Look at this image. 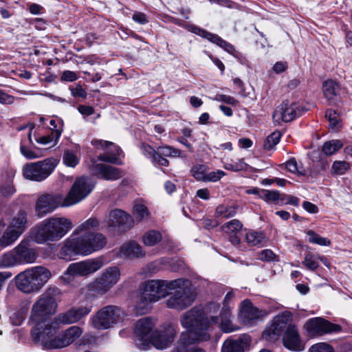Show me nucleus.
<instances>
[{"mask_svg":"<svg viewBox=\"0 0 352 352\" xmlns=\"http://www.w3.org/2000/svg\"><path fill=\"white\" fill-rule=\"evenodd\" d=\"M37 257V250L31 247L29 240H22L16 247L0 256V268L34 263Z\"/></svg>","mask_w":352,"mask_h":352,"instance_id":"nucleus-7","label":"nucleus"},{"mask_svg":"<svg viewBox=\"0 0 352 352\" xmlns=\"http://www.w3.org/2000/svg\"><path fill=\"white\" fill-rule=\"evenodd\" d=\"M90 311V308L87 307H73L65 313L59 314L54 320H56V323H63V324L75 323L89 314Z\"/></svg>","mask_w":352,"mask_h":352,"instance_id":"nucleus-26","label":"nucleus"},{"mask_svg":"<svg viewBox=\"0 0 352 352\" xmlns=\"http://www.w3.org/2000/svg\"><path fill=\"white\" fill-rule=\"evenodd\" d=\"M191 173L193 177L199 181L206 182L207 173L206 166L204 165H196L191 169Z\"/></svg>","mask_w":352,"mask_h":352,"instance_id":"nucleus-49","label":"nucleus"},{"mask_svg":"<svg viewBox=\"0 0 352 352\" xmlns=\"http://www.w3.org/2000/svg\"><path fill=\"white\" fill-rule=\"evenodd\" d=\"M120 278L121 271L118 267H107L87 285V289L98 295H104L118 284Z\"/></svg>","mask_w":352,"mask_h":352,"instance_id":"nucleus-8","label":"nucleus"},{"mask_svg":"<svg viewBox=\"0 0 352 352\" xmlns=\"http://www.w3.org/2000/svg\"><path fill=\"white\" fill-rule=\"evenodd\" d=\"M186 28L188 31L193 32L203 38H205L210 41L211 43H213L221 47L230 54H232L234 51V48L231 44L227 43L217 34L208 32L206 30L193 25H188Z\"/></svg>","mask_w":352,"mask_h":352,"instance_id":"nucleus-25","label":"nucleus"},{"mask_svg":"<svg viewBox=\"0 0 352 352\" xmlns=\"http://www.w3.org/2000/svg\"><path fill=\"white\" fill-rule=\"evenodd\" d=\"M94 188V184L89 177L77 178L67 196L64 197L63 206L69 207L80 202L91 193Z\"/></svg>","mask_w":352,"mask_h":352,"instance_id":"nucleus-13","label":"nucleus"},{"mask_svg":"<svg viewBox=\"0 0 352 352\" xmlns=\"http://www.w3.org/2000/svg\"><path fill=\"white\" fill-rule=\"evenodd\" d=\"M322 91L328 100H333L339 93L340 86L336 81L329 79L323 82Z\"/></svg>","mask_w":352,"mask_h":352,"instance_id":"nucleus-37","label":"nucleus"},{"mask_svg":"<svg viewBox=\"0 0 352 352\" xmlns=\"http://www.w3.org/2000/svg\"><path fill=\"white\" fill-rule=\"evenodd\" d=\"M286 168L289 172L298 175H305V170L300 166H298L296 160L294 158H292L286 162Z\"/></svg>","mask_w":352,"mask_h":352,"instance_id":"nucleus-51","label":"nucleus"},{"mask_svg":"<svg viewBox=\"0 0 352 352\" xmlns=\"http://www.w3.org/2000/svg\"><path fill=\"white\" fill-rule=\"evenodd\" d=\"M343 146L339 140H332L327 142L322 146V152L326 155H331L336 153Z\"/></svg>","mask_w":352,"mask_h":352,"instance_id":"nucleus-44","label":"nucleus"},{"mask_svg":"<svg viewBox=\"0 0 352 352\" xmlns=\"http://www.w3.org/2000/svg\"><path fill=\"white\" fill-rule=\"evenodd\" d=\"M133 214L138 221L147 220L150 218V212L148 208L142 203L137 202L134 204Z\"/></svg>","mask_w":352,"mask_h":352,"instance_id":"nucleus-41","label":"nucleus"},{"mask_svg":"<svg viewBox=\"0 0 352 352\" xmlns=\"http://www.w3.org/2000/svg\"><path fill=\"white\" fill-rule=\"evenodd\" d=\"M245 239L248 244L252 246H263L267 243L265 233L261 231L248 230L245 234Z\"/></svg>","mask_w":352,"mask_h":352,"instance_id":"nucleus-35","label":"nucleus"},{"mask_svg":"<svg viewBox=\"0 0 352 352\" xmlns=\"http://www.w3.org/2000/svg\"><path fill=\"white\" fill-rule=\"evenodd\" d=\"M266 315V311L259 310L254 307L248 300H243L241 304L239 318L245 325L252 326L256 321Z\"/></svg>","mask_w":352,"mask_h":352,"instance_id":"nucleus-22","label":"nucleus"},{"mask_svg":"<svg viewBox=\"0 0 352 352\" xmlns=\"http://www.w3.org/2000/svg\"><path fill=\"white\" fill-rule=\"evenodd\" d=\"M309 352H336L333 347L326 342H318L313 344Z\"/></svg>","mask_w":352,"mask_h":352,"instance_id":"nucleus-52","label":"nucleus"},{"mask_svg":"<svg viewBox=\"0 0 352 352\" xmlns=\"http://www.w3.org/2000/svg\"><path fill=\"white\" fill-rule=\"evenodd\" d=\"M91 144L98 150L104 151V153L98 155V159L99 160L112 164L118 163L121 150L113 142L95 139L91 140Z\"/></svg>","mask_w":352,"mask_h":352,"instance_id":"nucleus-20","label":"nucleus"},{"mask_svg":"<svg viewBox=\"0 0 352 352\" xmlns=\"http://www.w3.org/2000/svg\"><path fill=\"white\" fill-rule=\"evenodd\" d=\"M19 232L8 226L0 237V247L5 248L13 244L21 236Z\"/></svg>","mask_w":352,"mask_h":352,"instance_id":"nucleus-36","label":"nucleus"},{"mask_svg":"<svg viewBox=\"0 0 352 352\" xmlns=\"http://www.w3.org/2000/svg\"><path fill=\"white\" fill-rule=\"evenodd\" d=\"M349 164L345 161H335L332 164V172L335 175H343L349 168Z\"/></svg>","mask_w":352,"mask_h":352,"instance_id":"nucleus-50","label":"nucleus"},{"mask_svg":"<svg viewBox=\"0 0 352 352\" xmlns=\"http://www.w3.org/2000/svg\"><path fill=\"white\" fill-rule=\"evenodd\" d=\"M214 100L219 102H223L232 106H236L238 104V101L230 96L224 94H218L215 96Z\"/></svg>","mask_w":352,"mask_h":352,"instance_id":"nucleus-57","label":"nucleus"},{"mask_svg":"<svg viewBox=\"0 0 352 352\" xmlns=\"http://www.w3.org/2000/svg\"><path fill=\"white\" fill-rule=\"evenodd\" d=\"M62 129L52 130L50 135L39 137L36 139V142L43 145H47L54 142L56 145L61 135Z\"/></svg>","mask_w":352,"mask_h":352,"instance_id":"nucleus-43","label":"nucleus"},{"mask_svg":"<svg viewBox=\"0 0 352 352\" xmlns=\"http://www.w3.org/2000/svg\"><path fill=\"white\" fill-rule=\"evenodd\" d=\"M57 164L58 161L54 157L26 164L23 168V175L31 181L42 182L52 173Z\"/></svg>","mask_w":352,"mask_h":352,"instance_id":"nucleus-12","label":"nucleus"},{"mask_svg":"<svg viewBox=\"0 0 352 352\" xmlns=\"http://www.w3.org/2000/svg\"><path fill=\"white\" fill-rule=\"evenodd\" d=\"M225 175V172L221 170L210 172L207 173L206 182H217L220 179H221Z\"/></svg>","mask_w":352,"mask_h":352,"instance_id":"nucleus-56","label":"nucleus"},{"mask_svg":"<svg viewBox=\"0 0 352 352\" xmlns=\"http://www.w3.org/2000/svg\"><path fill=\"white\" fill-rule=\"evenodd\" d=\"M64 197L59 193L43 194L39 196L35 204V212L37 217H43L54 212L63 206Z\"/></svg>","mask_w":352,"mask_h":352,"instance_id":"nucleus-16","label":"nucleus"},{"mask_svg":"<svg viewBox=\"0 0 352 352\" xmlns=\"http://www.w3.org/2000/svg\"><path fill=\"white\" fill-rule=\"evenodd\" d=\"M153 327V322L148 318H141L137 322L135 328V344L140 349L145 350L148 347Z\"/></svg>","mask_w":352,"mask_h":352,"instance_id":"nucleus-18","label":"nucleus"},{"mask_svg":"<svg viewBox=\"0 0 352 352\" xmlns=\"http://www.w3.org/2000/svg\"><path fill=\"white\" fill-rule=\"evenodd\" d=\"M106 244V236L100 232L70 236L64 241L58 256L61 259L72 261L76 256L91 255L104 248Z\"/></svg>","mask_w":352,"mask_h":352,"instance_id":"nucleus-2","label":"nucleus"},{"mask_svg":"<svg viewBox=\"0 0 352 352\" xmlns=\"http://www.w3.org/2000/svg\"><path fill=\"white\" fill-rule=\"evenodd\" d=\"M280 138V132H274L271 135H270L265 143H264V148L266 150H270L272 149L275 145H276Z\"/></svg>","mask_w":352,"mask_h":352,"instance_id":"nucleus-53","label":"nucleus"},{"mask_svg":"<svg viewBox=\"0 0 352 352\" xmlns=\"http://www.w3.org/2000/svg\"><path fill=\"white\" fill-rule=\"evenodd\" d=\"M182 279L171 280H149L142 283L140 285V291H144L148 298L157 302L161 298H165L170 292L177 287L183 284Z\"/></svg>","mask_w":352,"mask_h":352,"instance_id":"nucleus-9","label":"nucleus"},{"mask_svg":"<svg viewBox=\"0 0 352 352\" xmlns=\"http://www.w3.org/2000/svg\"><path fill=\"white\" fill-rule=\"evenodd\" d=\"M318 260V256L314 255L311 252H308L305 255V258H304V261H302V264L308 270L314 271L319 266Z\"/></svg>","mask_w":352,"mask_h":352,"instance_id":"nucleus-48","label":"nucleus"},{"mask_svg":"<svg viewBox=\"0 0 352 352\" xmlns=\"http://www.w3.org/2000/svg\"><path fill=\"white\" fill-rule=\"evenodd\" d=\"M63 323H56L53 320L50 324L45 326V330L42 333L38 328L33 331V340L41 343L47 349H60L73 343L82 333V330L78 326H72L62 333L56 335L58 329Z\"/></svg>","mask_w":352,"mask_h":352,"instance_id":"nucleus-3","label":"nucleus"},{"mask_svg":"<svg viewBox=\"0 0 352 352\" xmlns=\"http://www.w3.org/2000/svg\"><path fill=\"white\" fill-rule=\"evenodd\" d=\"M221 352H244L243 342L241 340L228 339L223 344Z\"/></svg>","mask_w":352,"mask_h":352,"instance_id":"nucleus-39","label":"nucleus"},{"mask_svg":"<svg viewBox=\"0 0 352 352\" xmlns=\"http://www.w3.org/2000/svg\"><path fill=\"white\" fill-rule=\"evenodd\" d=\"M157 153L164 157H179L181 156L180 150L168 145H163L157 148Z\"/></svg>","mask_w":352,"mask_h":352,"instance_id":"nucleus-45","label":"nucleus"},{"mask_svg":"<svg viewBox=\"0 0 352 352\" xmlns=\"http://www.w3.org/2000/svg\"><path fill=\"white\" fill-rule=\"evenodd\" d=\"M242 223L237 219H232L221 226L222 230L230 236V240L232 243L237 245L240 242V239L237 236L239 232L242 229Z\"/></svg>","mask_w":352,"mask_h":352,"instance_id":"nucleus-30","label":"nucleus"},{"mask_svg":"<svg viewBox=\"0 0 352 352\" xmlns=\"http://www.w3.org/2000/svg\"><path fill=\"white\" fill-rule=\"evenodd\" d=\"M302 207L307 212L311 214L318 213L319 211L318 208L316 205L307 201H305L302 203Z\"/></svg>","mask_w":352,"mask_h":352,"instance_id":"nucleus-63","label":"nucleus"},{"mask_svg":"<svg viewBox=\"0 0 352 352\" xmlns=\"http://www.w3.org/2000/svg\"><path fill=\"white\" fill-rule=\"evenodd\" d=\"M8 226L22 234L28 227V212L20 209L11 219Z\"/></svg>","mask_w":352,"mask_h":352,"instance_id":"nucleus-31","label":"nucleus"},{"mask_svg":"<svg viewBox=\"0 0 352 352\" xmlns=\"http://www.w3.org/2000/svg\"><path fill=\"white\" fill-rule=\"evenodd\" d=\"M184 282L173 291L166 301V306L170 309L179 311L184 310L190 306L195 300L196 296L192 290L190 283L187 279L181 278Z\"/></svg>","mask_w":352,"mask_h":352,"instance_id":"nucleus-10","label":"nucleus"},{"mask_svg":"<svg viewBox=\"0 0 352 352\" xmlns=\"http://www.w3.org/2000/svg\"><path fill=\"white\" fill-rule=\"evenodd\" d=\"M160 270L158 263L157 262H152L148 264L144 269V273L148 275H151L156 273Z\"/></svg>","mask_w":352,"mask_h":352,"instance_id":"nucleus-62","label":"nucleus"},{"mask_svg":"<svg viewBox=\"0 0 352 352\" xmlns=\"http://www.w3.org/2000/svg\"><path fill=\"white\" fill-rule=\"evenodd\" d=\"M15 284L17 289L23 293L30 294L39 291L28 270L20 272L16 276Z\"/></svg>","mask_w":352,"mask_h":352,"instance_id":"nucleus-28","label":"nucleus"},{"mask_svg":"<svg viewBox=\"0 0 352 352\" xmlns=\"http://www.w3.org/2000/svg\"><path fill=\"white\" fill-rule=\"evenodd\" d=\"M77 79V75L74 72L67 70L64 71L61 75V81L73 82Z\"/></svg>","mask_w":352,"mask_h":352,"instance_id":"nucleus-59","label":"nucleus"},{"mask_svg":"<svg viewBox=\"0 0 352 352\" xmlns=\"http://www.w3.org/2000/svg\"><path fill=\"white\" fill-rule=\"evenodd\" d=\"M259 197L265 201H275L279 199L280 194L276 190H261Z\"/></svg>","mask_w":352,"mask_h":352,"instance_id":"nucleus-54","label":"nucleus"},{"mask_svg":"<svg viewBox=\"0 0 352 352\" xmlns=\"http://www.w3.org/2000/svg\"><path fill=\"white\" fill-rule=\"evenodd\" d=\"M72 227L70 219L63 217H52L31 228L30 236L38 244L56 242L63 238Z\"/></svg>","mask_w":352,"mask_h":352,"instance_id":"nucleus-4","label":"nucleus"},{"mask_svg":"<svg viewBox=\"0 0 352 352\" xmlns=\"http://www.w3.org/2000/svg\"><path fill=\"white\" fill-rule=\"evenodd\" d=\"M153 302L155 301L148 298V295H146L144 291H140V295L135 307V314L137 315L147 314L151 309Z\"/></svg>","mask_w":352,"mask_h":352,"instance_id":"nucleus-34","label":"nucleus"},{"mask_svg":"<svg viewBox=\"0 0 352 352\" xmlns=\"http://www.w3.org/2000/svg\"><path fill=\"white\" fill-rule=\"evenodd\" d=\"M175 333V329L170 326L164 328L163 329L155 331L152 333L150 344L157 349H165L170 346L173 342Z\"/></svg>","mask_w":352,"mask_h":352,"instance_id":"nucleus-23","label":"nucleus"},{"mask_svg":"<svg viewBox=\"0 0 352 352\" xmlns=\"http://www.w3.org/2000/svg\"><path fill=\"white\" fill-rule=\"evenodd\" d=\"M305 109L298 102L292 100H284L274 110L273 120L280 124L281 122H290L300 116Z\"/></svg>","mask_w":352,"mask_h":352,"instance_id":"nucleus-15","label":"nucleus"},{"mask_svg":"<svg viewBox=\"0 0 352 352\" xmlns=\"http://www.w3.org/2000/svg\"><path fill=\"white\" fill-rule=\"evenodd\" d=\"M80 153L79 146H76L75 151H65L63 157L64 164L69 167H75L79 163Z\"/></svg>","mask_w":352,"mask_h":352,"instance_id":"nucleus-38","label":"nucleus"},{"mask_svg":"<svg viewBox=\"0 0 352 352\" xmlns=\"http://www.w3.org/2000/svg\"><path fill=\"white\" fill-rule=\"evenodd\" d=\"M234 294L232 291L228 292L223 301V307L219 316L214 315L219 310V305L217 302H210L205 309L196 307L201 311L204 317L205 321H208L209 328L213 325L218 326L225 333H230L239 329L236 325L232 323V312L230 303L233 300Z\"/></svg>","mask_w":352,"mask_h":352,"instance_id":"nucleus-5","label":"nucleus"},{"mask_svg":"<svg viewBox=\"0 0 352 352\" xmlns=\"http://www.w3.org/2000/svg\"><path fill=\"white\" fill-rule=\"evenodd\" d=\"M58 303L56 299L48 292L42 294L33 304L30 321L33 327L31 331L33 338V331L38 328L41 333L45 330V326L50 324L47 322L57 310Z\"/></svg>","mask_w":352,"mask_h":352,"instance_id":"nucleus-6","label":"nucleus"},{"mask_svg":"<svg viewBox=\"0 0 352 352\" xmlns=\"http://www.w3.org/2000/svg\"><path fill=\"white\" fill-rule=\"evenodd\" d=\"M14 99L12 96L8 95L0 89V103L4 104H10L14 102Z\"/></svg>","mask_w":352,"mask_h":352,"instance_id":"nucleus-61","label":"nucleus"},{"mask_svg":"<svg viewBox=\"0 0 352 352\" xmlns=\"http://www.w3.org/2000/svg\"><path fill=\"white\" fill-rule=\"evenodd\" d=\"M276 255L271 250H262L258 255V258L260 260L271 261L274 260Z\"/></svg>","mask_w":352,"mask_h":352,"instance_id":"nucleus-58","label":"nucleus"},{"mask_svg":"<svg viewBox=\"0 0 352 352\" xmlns=\"http://www.w3.org/2000/svg\"><path fill=\"white\" fill-rule=\"evenodd\" d=\"M120 254L128 258H137L144 256L142 247L135 241L123 244L120 248Z\"/></svg>","mask_w":352,"mask_h":352,"instance_id":"nucleus-33","label":"nucleus"},{"mask_svg":"<svg viewBox=\"0 0 352 352\" xmlns=\"http://www.w3.org/2000/svg\"><path fill=\"white\" fill-rule=\"evenodd\" d=\"M182 327L187 329L183 333L173 352H205L195 343L210 339L208 321H205L203 313L197 308L186 311L181 317Z\"/></svg>","mask_w":352,"mask_h":352,"instance_id":"nucleus-1","label":"nucleus"},{"mask_svg":"<svg viewBox=\"0 0 352 352\" xmlns=\"http://www.w3.org/2000/svg\"><path fill=\"white\" fill-rule=\"evenodd\" d=\"M325 116L328 118L329 124L332 128L337 127L338 126L340 116L335 110L329 109L327 111Z\"/></svg>","mask_w":352,"mask_h":352,"instance_id":"nucleus-55","label":"nucleus"},{"mask_svg":"<svg viewBox=\"0 0 352 352\" xmlns=\"http://www.w3.org/2000/svg\"><path fill=\"white\" fill-rule=\"evenodd\" d=\"M89 168L94 175L105 180H117L123 176L120 169L109 165L94 162Z\"/></svg>","mask_w":352,"mask_h":352,"instance_id":"nucleus-27","label":"nucleus"},{"mask_svg":"<svg viewBox=\"0 0 352 352\" xmlns=\"http://www.w3.org/2000/svg\"><path fill=\"white\" fill-rule=\"evenodd\" d=\"M28 270L39 291L52 276L51 271L44 266H35Z\"/></svg>","mask_w":352,"mask_h":352,"instance_id":"nucleus-29","label":"nucleus"},{"mask_svg":"<svg viewBox=\"0 0 352 352\" xmlns=\"http://www.w3.org/2000/svg\"><path fill=\"white\" fill-rule=\"evenodd\" d=\"M133 219L129 214L120 209L111 210L102 222V228L122 227L130 228L133 225Z\"/></svg>","mask_w":352,"mask_h":352,"instance_id":"nucleus-19","label":"nucleus"},{"mask_svg":"<svg viewBox=\"0 0 352 352\" xmlns=\"http://www.w3.org/2000/svg\"><path fill=\"white\" fill-rule=\"evenodd\" d=\"M307 234L309 237V241L311 243L317 244L321 246H329L331 245L329 239L319 236L313 230L307 231Z\"/></svg>","mask_w":352,"mask_h":352,"instance_id":"nucleus-46","label":"nucleus"},{"mask_svg":"<svg viewBox=\"0 0 352 352\" xmlns=\"http://www.w3.org/2000/svg\"><path fill=\"white\" fill-rule=\"evenodd\" d=\"M236 214V209L232 206L220 205L217 207L215 216L217 217L230 218L234 217Z\"/></svg>","mask_w":352,"mask_h":352,"instance_id":"nucleus-47","label":"nucleus"},{"mask_svg":"<svg viewBox=\"0 0 352 352\" xmlns=\"http://www.w3.org/2000/svg\"><path fill=\"white\" fill-rule=\"evenodd\" d=\"M78 110L84 116H88L94 113V109L91 106L79 105Z\"/></svg>","mask_w":352,"mask_h":352,"instance_id":"nucleus-64","label":"nucleus"},{"mask_svg":"<svg viewBox=\"0 0 352 352\" xmlns=\"http://www.w3.org/2000/svg\"><path fill=\"white\" fill-rule=\"evenodd\" d=\"M151 161L154 164L163 166H168L169 164V162L158 153H156Z\"/></svg>","mask_w":352,"mask_h":352,"instance_id":"nucleus-60","label":"nucleus"},{"mask_svg":"<svg viewBox=\"0 0 352 352\" xmlns=\"http://www.w3.org/2000/svg\"><path fill=\"white\" fill-rule=\"evenodd\" d=\"M99 226V220L95 217H91L78 226L71 236H76L84 234V233L95 232L94 230H97Z\"/></svg>","mask_w":352,"mask_h":352,"instance_id":"nucleus-32","label":"nucleus"},{"mask_svg":"<svg viewBox=\"0 0 352 352\" xmlns=\"http://www.w3.org/2000/svg\"><path fill=\"white\" fill-rule=\"evenodd\" d=\"M45 150H43L39 148H35L31 149L28 146L21 144L20 152L21 154L28 160H34L36 158L42 157L45 155L44 152Z\"/></svg>","mask_w":352,"mask_h":352,"instance_id":"nucleus-40","label":"nucleus"},{"mask_svg":"<svg viewBox=\"0 0 352 352\" xmlns=\"http://www.w3.org/2000/svg\"><path fill=\"white\" fill-rule=\"evenodd\" d=\"M103 266L104 260L101 257L72 263L65 272L63 278L69 281L74 277H88L99 271Z\"/></svg>","mask_w":352,"mask_h":352,"instance_id":"nucleus-11","label":"nucleus"},{"mask_svg":"<svg viewBox=\"0 0 352 352\" xmlns=\"http://www.w3.org/2000/svg\"><path fill=\"white\" fill-rule=\"evenodd\" d=\"M283 343L285 348L293 351H302L305 348L296 327L293 324L287 326L283 337Z\"/></svg>","mask_w":352,"mask_h":352,"instance_id":"nucleus-24","label":"nucleus"},{"mask_svg":"<svg viewBox=\"0 0 352 352\" xmlns=\"http://www.w3.org/2000/svg\"><path fill=\"white\" fill-rule=\"evenodd\" d=\"M305 328L310 336H321L340 329L339 326L333 324L322 318L309 319L305 323Z\"/></svg>","mask_w":352,"mask_h":352,"instance_id":"nucleus-21","label":"nucleus"},{"mask_svg":"<svg viewBox=\"0 0 352 352\" xmlns=\"http://www.w3.org/2000/svg\"><path fill=\"white\" fill-rule=\"evenodd\" d=\"M162 239L160 232L154 230H148L142 236V242L146 246H153L161 241Z\"/></svg>","mask_w":352,"mask_h":352,"instance_id":"nucleus-42","label":"nucleus"},{"mask_svg":"<svg viewBox=\"0 0 352 352\" xmlns=\"http://www.w3.org/2000/svg\"><path fill=\"white\" fill-rule=\"evenodd\" d=\"M292 319V314L285 311L277 315L272 323L266 327L263 332L262 336L269 341L276 340L285 329L286 324Z\"/></svg>","mask_w":352,"mask_h":352,"instance_id":"nucleus-17","label":"nucleus"},{"mask_svg":"<svg viewBox=\"0 0 352 352\" xmlns=\"http://www.w3.org/2000/svg\"><path fill=\"white\" fill-rule=\"evenodd\" d=\"M124 312L119 307L108 305L100 309L91 318L94 328L106 329L122 320Z\"/></svg>","mask_w":352,"mask_h":352,"instance_id":"nucleus-14","label":"nucleus"}]
</instances>
